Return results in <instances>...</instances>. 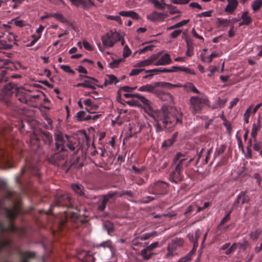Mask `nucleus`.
Here are the masks:
<instances>
[{
    "instance_id": "obj_29",
    "label": "nucleus",
    "mask_w": 262,
    "mask_h": 262,
    "mask_svg": "<svg viewBox=\"0 0 262 262\" xmlns=\"http://www.w3.org/2000/svg\"><path fill=\"white\" fill-rule=\"evenodd\" d=\"M154 72V74H158L160 73H168V68H157V69H154L151 70H148L146 71V72ZM154 75V74L150 75L149 76H151Z\"/></svg>"
},
{
    "instance_id": "obj_2",
    "label": "nucleus",
    "mask_w": 262,
    "mask_h": 262,
    "mask_svg": "<svg viewBox=\"0 0 262 262\" xmlns=\"http://www.w3.org/2000/svg\"><path fill=\"white\" fill-rule=\"evenodd\" d=\"M180 84H172L166 82H156L151 84H146L139 88L138 91L150 93L156 96H159L161 94V89L167 88L172 89L176 87H180Z\"/></svg>"
},
{
    "instance_id": "obj_22",
    "label": "nucleus",
    "mask_w": 262,
    "mask_h": 262,
    "mask_svg": "<svg viewBox=\"0 0 262 262\" xmlns=\"http://www.w3.org/2000/svg\"><path fill=\"white\" fill-rule=\"evenodd\" d=\"M249 201L248 197L246 195L245 192H241L237 198V202L238 203L244 204L248 202Z\"/></svg>"
},
{
    "instance_id": "obj_16",
    "label": "nucleus",
    "mask_w": 262,
    "mask_h": 262,
    "mask_svg": "<svg viewBox=\"0 0 262 262\" xmlns=\"http://www.w3.org/2000/svg\"><path fill=\"white\" fill-rule=\"evenodd\" d=\"M119 14L123 17H131L133 19H138L139 15L134 11H122L119 12Z\"/></svg>"
},
{
    "instance_id": "obj_24",
    "label": "nucleus",
    "mask_w": 262,
    "mask_h": 262,
    "mask_svg": "<svg viewBox=\"0 0 262 262\" xmlns=\"http://www.w3.org/2000/svg\"><path fill=\"white\" fill-rule=\"evenodd\" d=\"M118 82L117 78L113 75H108L105 78L104 85L116 84Z\"/></svg>"
},
{
    "instance_id": "obj_13",
    "label": "nucleus",
    "mask_w": 262,
    "mask_h": 262,
    "mask_svg": "<svg viewBox=\"0 0 262 262\" xmlns=\"http://www.w3.org/2000/svg\"><path fill=\"white\" fill-rule=\"evenodd\" d=\"M136 98H137V101H139L141 106L143 105L146 110L149 111L151 110V106L149 100L139 94H136Z\"/></svg>"
},
{
    "instance_id": "obj_61",
    "label": "nucleus",
    "mask_w": 262,
    "mask_h": 262,
    "mask_svg": "<svg viewBox=\"0 0 262 262\" xmlns=\"http://www.w3.org/2000/svg\"><path fill=\"white\" fill-rule=\"evenodd\" d=\"M191 33H192V34L193 36L194 37H195V38H198V39H201V40H204V39H203V37H202V36H201V35H199V34L196 32V31H195V30L194 28H193V29H192V30H191Z\"/></svg>"
},
{
    "instance_id": "obj_23",
    "label": "nucleus",
    "mask_w": 262,
    "mask_h": 262,
    "mask_svg": "<svg viewBox=\"0 0 262 262\" xmlns=\"http://www.w3.org/2000/svg\"><path fill=\"white\" fill-rule=\"evenodd\" d=\"M150 2L154 4L155 8L159 9H164L165 6L166 5L165 3V0H161V2H159L158 0H150Z\"/></svg>"
},
{
    "instance_id": "obj_63",
    "label": "nucleus",
    "mask_w": 262,
    "mask_h": 262,
    "mask_svg": "<svg viewBox=\"0 0 262 262\" xmlns=\"http://www.w3.org/2000/svg\"><path fill=\"white\" fill-rule=\"evenodd\" d=\"M189 6L191 8H195L199 10H202L201 6L197 3H191L189 4Z\"/></svg>"
},
{
    "instance_id": "obj_31",
    "label": "nucleus",
    "mask_w": 262,
    "mask_h": 262,
    "mask_svg": "<svg viewBox=\"0 0 262 262\" xmlns=\"http://www.w3.org/2000/svg\"><path fill=\"white\" fill-rule=\"evenodd\" d=\"M261 230L256 229L250 234V238L253 241H256L261 234Z\"/></svg>"
},
{
    "instance_id": "obj_21",
    "label": "nucleus",
    "mask_w": 262,
    "mask_h": 262,
    "mask_svg": "<svg viewBox=\"0 0 262 262\" xmlns=\"http://www.w3.org/2000/svg\"><path fill=\"white\" fill-rule=\"evenodd\" d=\"M43 141L48 144H50L52 141V137L49 132H43L40 135Z\"/></svg>"
},
{
    "instance_id": "obj_10",
    "label": "nucleus",
    "mask_w": 262,
    "mask_h": 262,
    "mask_svg": "<svg viewBox=\"0 0 262 262\" xmlns=\"http://www.w3.org/2000/svg\"><path fill=\"white\" fill-rule=\"evenodd\" d=\"M87 80H84L83 82L78 83L76 85V87H83L86 88H90L92 89H95V85L97 80L92 77H86Z\"/></svg>"
},
{
    "instance_id": "obj_64",
    "label": "nucleus",
    "mask_w": 262,
    "mask_h": 262,
    "mask_svg": "<svg viewBox=\"0 0 262 262\" xmlns=\"http://www.w3.org/2000/svg\"><path fill=\"white\" fill-rule=\"evenodd\" d=\"M238 101V99L237 98H234L230 103V105L229 106V108H232L234 106H235Z\"/></svg>"
},
{
    "instance_id": "obj_30",
    "label": "nucleus",
    "mask_w": 262,
    "mask_h": 262,
    "mask_svg": "<svg viewBox=\"0 0 262 262\" xmlns=\"http://www.w3.org/2000/svg\"><path fill=\"white\" fill-rule=\"evenodd\" d=\"M141 254L144 259L148 260L150 258L152 254L145 248L141 251Z\"/></svg>"
},
{
    "instance_id": "obj_49",
    "label": "nucleus",
    "mask_w": 262,
    "mask_h": 262,
    "mask_svg": "<svg viewBox=\"0 0 262 262\" xmlns=\"http://www.w3.org/2000/svg\"><path fill=\"white\" fill-rule=\"evenodd\" d=\"M117 194H116L118 195L119 196H122V195H124V194H126L129 196H133V193H132V192L131 191H122V192H118L117 191Z\"/></svg>"
},
{
    "instance_id": "obj_41",
    "label": "nucleus",
    "mask_w": 262,
    "mask_h": 262,
    "mask_svg": "<svg viewBox=\"0 0 262 262\" xmlns=\"http://www.w3.org/2000/svg\"><path fill=\"white\" fill-rule=\"evenodd\" d=\"M131 54V50L128 47V46L125 45L124 47L123 50V56L124 58H126L130 55Z\"/></svg>"
},
{
    "instance_id": "obj_25",
    "label": "nucleus",
    "mask_w": 262,
    "mask_h": 262,
    "mask_svg": "<svg viewBox=\"0 0 262 262\" xmlns=\"http://www.w3.org/2000/svg\"><path fill=\"white\" fill-rule=\"evenodd\" d=\"M177 135V134L176 133V134H173V135L170 139H169L165 141L162 144V147L167 148V147L170 146L171 145H172L173 144V142H174V140H175V139L176 138Z\"/></svg>"
},
{
    "instance_id": "obj_7",
    "label": "nucleus",
    "mask_w": 262,
    "mask_h": 262,
    "mask_svg": "<svg viewBox=\"0 0 262 262\" xmlns=\"http://www.w3.org/2000/svg\"><path fill=\"white\" fill-rule=\"evenodd\" d=\"M183 244V241L181 238H177L172 241L171 244L168 247V252L166 257L167 258L174 255L176 253L174 251L179 247H181Z\"/></svg>"
},
{
    "instance_id": "obj_40",
    "label": "nucleus",
    "mask_w": 262,
    "mask_h": 262,
    "mask_svg": "<svg viewBox=\"0 0 262 262\" xmlns=\"http://www.w3.org/2000/svg\"><path fill=\"white\" fill-rule=\"evenodd\" d=\"M195 209H197V211H196L199 212V211L202 210L203 208L199 207L196 205H191V206H189L187 208V209L186 210V213H189V212L192 211Z\"/></svg>"
},
{
    "instance_id": "obj_53",
    "label": "nucleus",
    "mask_w": 262,
    "mask_h": 262,
    "mask_svg": "<svg viewBox=\"0 0 262 262\" xmlns=\"http://www.w3.org/2000/svg\"><path fill=\"white\" fill-rule=\"evenodd\" d=\"M83 47L85 49H86L88 51H92V47L90 43L87 41L86 40H83Z\"/></svg>"
},
{
    "instance_id": "obj_18",
    "label": "nucleus",
    "mask_w": 262,
    "mask_h": 262,
    "mask_svg": "<svg viewBox=\"0 0 262 262\" xmlns=\"http://www.w3.org/2000/svg\"><path fill=\"white\" fill-rule=\"evenodd\" d=\"M201 235V231L199 229L195 231L194 233H189L187 235V237L193 243L194 246L198 245V239Z\"/></svg>"
},
{
    "instance_id": "obj_48",
    "label": "nucleus",
    "mask_w": 262,
    "mask_h": 262,
    "mask_svg": "<svg viewBox=\"0 0 262 262\" xmlns=\"http://www.w3.org/2000/svg\"><path fill=\"white\" fill-rule=\"evenodd\" d=\"M190 0H169L170 2L174 4L182 5L187 4Z\"/></svg>"
},
{
    "instance_id": "obj_3",
    "label": "nucleus",
    "mask_w": 262,
    "mask_h": 262,
    "mask_svg": "<svg viewBox=\"0 0 262 262\" xmlns=\"http://www.w3.org/2000/svg\"><path fill=\"white\" fill-rule=\"evenodd\" d=\"M121 39V36L116 31L110 30L101 37L103 45L105 48L112 47L114 44Z\"/></svg>"
},
{
    "instance_id": "obj_39",
    "label": "nucleus",
    "mask_w": 262,
    "mask_h": 262,
    "mask_svg": "<svg viewBox=\"0 0 262 262\" xmlns=\"http://www.w3.org/2000/svg\"><path fill=\"white\" fill-rule=\"evenodd\" d=\"M126 103L128 104L129 105L133 106H140L141 104L140 103L139 101H137V99H133L131 100H128L126 101Z\"/></svg>"
},
{
    "instance_id": "obj_4",
    "label": "nucleus",
    "mask_w": 262,
    "mask_h": 262,
    "mask_svg": "<svg viewBox=\"0 0 262 262\" xmlns=\"http://www.w3.org/2000/svg\"><path fill=\"white\" fill-rule=\"evenodd\" d=\"M190 104L193 113H200L203 105H208V100L206 98L191 97L190 98Z\"/></svg>"
},
{
    "instance_id": "obj_33",
    "label": "nucleus",
    "mask_w": 262,
    "mask_h": 262,
    "mask_svg": "<svg viewBox=\"0 0 262 262\" xmlns=\"http://www.w3.org/2000/svg\"><path fill=\"white\" fill-rule=\"evenodd\" d=\"M230 22V20L227 19H223L220 18H217V23L219 26L221 27H227L228 26H229Z\"/></svg>"
},
{
    "instance_id": "obj_58",
    "label": "nucleus",
    "mask_w": 262,
    "mask_h": 262,
    "mask_svg": "<svg viewBox=\"0 0 262 262\" xmlns=\"http://www.w3.org/2000/svg\"><path fill=\"white\" fill-rule=\"evenodd\" d=\"M98 108V105L92 103L91 107L90 108H85V110L88 112H90L91 111L96 110Z\"/></svg>"
},
{
    "instance_id": "obj_60",
    "label": "nucleus",
    "mask_w": 262,
    "mask_h": 262,
    "mask_svg": "<svg viewBox=\"0 0 262 262\" xmlns=\"http://www.w3.org/2000/svg\"><path fill=\"white\" fill-rule=\"evenodd\" d=\"M193 54V48L190 46H188L186 55L187 56H191Z\"/></svg>"
},
{
    "instance_id": "obj_36",
    "label": "nucleus",
    "mask_w": 262,
    "mask_h": 262,
    "mask_svg": "<svg viewBox=\"0 0 262 262\" xmlns=\"http://www.w3.org/2000/svg\"><path fill=\"white\" fill-rule=\"evenodd\" d=\"M122 61H123V59L121 58L114 60L113 61L109 63L110 67L112 69L117 68L118 66V65L119 64V63Z\"/></svg>"
},
{
    "instance_id": "obj_5",
    "label": "nucleus",
    "mask_w": 262,
    "mask_h": 262,
    "mask_svg": "<svg viewBox=\"0 0 262 262\" xmlns=\"http://www.w3.org/2000/svg\"><path fill=\"white\" fill-rule=\"evenodd\" d=\"M173 162L177 164L176 167L183 170L185 167L187 166L192 161L191 158L180 152L178 153L173 158Z\"/></svg>"
},
{
    "instance_id": "obj_20",
    "label": "nucleus",
    "mask_w": 262,
    "mask_h": 262,
    "mask_svg": "<svg viewBox=\"0 0 262 262\" xmlns=\"http://www.w3.org/2000/svg\"><path fill=\"white\" fill-rule=\"evenodd\" d=\"M249 12L245 11L242 13L241 18L243 20V24L245 25H249L252 21V18L248 15Z\"/></svg>"
},
{
    "instance_id": "obj_27",
    "label": "nucleus",
    "mask_w": 262,
    "mask_h": 262,
    "mask_svg": "<svg viewBox=\"0 0 262 262\" xmlns=\"http://www.w3.org/2000/svg\"><path fill=\"white\" fill-rule=\"evenodd\" d=\"M72 188L75 193L80 195H84V193L83 192V187L81 185L77 184H73L72 185Z\"/></svg>"
},
{
    "instance_id": "obj_59",
    "label": "nucleus",
    "mask_w": 262,
    "mask_h": 262,
    "mask_svg": "<svg viewBox=\"0 0 262 262\" xmlns=\"http://www.w3.org/2000/svg\"><path fill=\"white\" fill-rule=\"evenodd\" d=\"M83 103L85 105H86V108H90L92 105L93 102L91 99H86L83 101Z\"/></svg>"
},
{
    "instance_id": "obj_37",
    "label": "nucleus",
    "mask_w": 262,
    "mask_h": 262,
    "mask_svg": "<svg viewBox=\"0 0 262 262\" xmlns=\"http://www.w3.org/2000/svg\"><path fill=\"white\" fill-rule=\"evenodd\" d=\"M156 235V232L155 231L151 232L150 233H145L141 236V239L145 240L151 237H153Z\"/></svg>"
},
{
    "instance_id": "obj_43",
    "label": "nucleus",
    "mask_w": 262,
    "mask_h": 262,
    "mask_svg": "<svg viewBox=\"0 0 262 262\" xmlns=\"http://www.w3.org/2000/svg\"><path fill=\"white\" fill-rule=\"evenodd\" d=\"M60 67L63 71L66 72L74 74V72L71 69L70 66L68 65H61Z\"/></svg>"
},
{
    "instance_id": "obj_9",
    "label": "nucleus",
    "mask_w": 262,
    "mask_h": 262,
    "mask_svg": "<svg viewBox=\"0 0 262 262\" xmlns=\"http://www.w3.org/2000/svg\"><path fill=\"white\" fill-rule=\"evenodd\" d=\"M117 191L110 192L107 195L101 197L99 199L100 204L98 205V209L100 211H103L105 208L106 204L110 199L114 197L117 194Z\"/></svg>"
},
{
    "instance_id": "obj_46",
    "label": "nucleus",
    "mask_w": 262,
    "mask_h": 262,
    "mask_svg": "<svg viewBox=\"0 0 262 262\" xmlns=\"http://www.w3.org/2000/svg\"><path fill=\"white\" fill-rule=\"evenodd\" d=\"M158 246L159 243L158 242H156L151 244L150 245L148 246L146 248H147V250L151 252L152 250H153Z\"/></svg>"
},
{
    "instance_id": "obj_6",
    "label": "nucleus",
    "mask_w": 262,
    "mask_h": 262,
    "mask_svg": "<svg viewBox=\"0 0 262 262\" xmlns=\"http://www.w3.org/2000/svg\"><path fill=\"white\" fill-rule=\"evenodd\" d=\"M168 17L167 12H158L154 11L146 16L147 19L152 21H163Z\"/></svg>"
},
{
    "instance_id": "obj_62",
    "label": "nucleus",
    "mask_w": 262,
    "mask_h": 262,
    "mask_svg": "<svg viewBox=\"0 0 262 262\" xmlns=\"http://www.w3.org/2000/svg\"><path fill=\"white\" fill-rule=\"evenodd\" d=\"M181 31L179 30H175L170 34V37L172 38H176L180 35V34L181 33Z\"/></svg>"
},
{
    "instance_id": "obj_44",
    "label": "nucleus",
    "mask_w": 262,
    "mask_h": 262,
    "mask_svg": "<svg viewBox=\"0 0 262 262\" xmlns=\"http://www.w3.org/2000/svg\"><path fill=\"white\" fill-rule=\"evenodd\" d=\"M85 113L84 111H80L77 113L76 117L79 121H84Z\"/></svg>"
},
{
    "instance_id": "obj_56",
    "label": "nucleus",
    "mask_w": 262,
    "mask_h": 262,
    "mask_svg": "<svg viewBox=\"0 0 262 262\" xmlns=\"http://www.w3.org/2000/svg\"><path fill=\"white\" fill-rule=\"evenodd\" d=\"M143 70V69H133L129 73V75L130 76H134V75H138Z\"/></svg>"
},
{
    "instance_id": "obj_45",
    "label": "nucleus",
    "mask_w": 262,
    "mask_h": 262,
    "mask_svg": "<svg viewBox=\"0 0 262 262\" xmlns=\"http://www.w3.org/2000/svg\"><path fill=\"white\" fill-rule=\"evenodd\" d=\"M230 213H231V211L227 213L226 214V215L222 219V220L221 221L220 223V225H223L224 224H225V223H227V222H228L230 220Z\"/></svg>"
},
{
    "instance_id": "obj_35",
    "label": "nucleus",
    "mask_w": 262,
    "mask_h": 262,
    "mask_svg": "<svg viewBox=\"0 0 262 262\" xmlns=\"http://www.w3.org/2000/svg\"><path fill=\"white\" fill-rule=\"evenodd\" d=\"M12 21L14 23L15 25H16L17 27H23L25 26H26L27 23L26 21L21 20H18L17 19H14L12 20Z\"/></svg>"
},
{
    "instance_id": "obj_28",
    "label": "nucleus",
    "mask_w": 262,
    "mask_h": 262,
    "mask_svg": "<svg viewBox=\"0 0 262 262\" xmlns=\"http://www.w3.org/2000/svg\"><path fill=\"white\" fill-rule=\"evenodd\" d=\"M97 248L99 247H103V248H108L110 249L111 251H113V247L112 242L110 240H107L101 243L100 244H98L96 246Z\"/></svg>"
},
{
    "instance_id": "obj_51",
    "label": "nucleus",
    "mask_w": 262,
    "mask_h": 262,
    "mask_svg": "<svg viewBox=\"0 0 262 262\" xmlns=\"http://www.w3.org/2000/svg\"><path fill=\"white\" fill-rule=\"evenodd\" d=\"M181 67L172 66L170 68H168V73L177 72L181 71Z\"/></svg>"
},
{
    "instance_id": "obj_54",
    "label": "nucleus",
    "mask_w": 262,
    "mask_h": 262,
    "mask_svg": "<svg viewBox=\"0 0 262 262\" xmlns=\"http://www.w3.org/2000/svg\"><path fill=\"white\" fill-rule=\"evenodd\" d=\"M167 7L169 9V13L171 14L179 12V11L170 5H166Z\"/></svg>"
},
{
    "instance_id": "obj_12",
    "label": "nucleus",
    "mask_w": 262,
    "mask_h": 262,
    "mask_svg": "<svg viewBox=\"0 0 262 262\" xmlns=\"http://www.w3.org/2000/svg\"><path fill=\"white\" fill-rule=\"evenodd\" d=\"M182 170L180 168L176 167L175 170L172 171L169 176V180L171 182L178 183L183 179Z\"/></svg>"
},
{
    "instance_id": "obj_42",
    "label": "nucleus",
    "mask_w": 262,
    "mask_h": 262,
    "mask_svg": "<svg viewBox=\"0 0 262 262\" xmlns=\"http://www.w3.org/2000/svg\"><path fill=\"white\" fill-rule=\"evenodd\" d=\"M107 18L111 19V20H114L118 22L119 24H121L122 21L120 17L118 15H108L107 16Z\"/></svg>"
},
{
    "instance_id": "obj_38",
    "label": "nucleus",
    "mask_w": 262,
    "mask_h": 262,
    "mask_svg": "<svg viewBox=\"0 0 262 262\" xmlns=\"http://www.w3.org/2000/svg\"><path fill=\"white\" fill-rule=\"evenodd\" d=\"M251 108H252V106H250L248 108H247L246 110L245 113H244V122L246 123H248V122H249V118L250 113L251 112Z\"/></svg>"
},
{
    "instance_id": "obj_15",
    "label": "nucleus",
    "mask_w": 262,
    "mask_h": 262,
    "mask_svg": "<svg viewBox=\"0 0 262 262\" xmlns=\"http://www.w3.org/2000/svg\"><path fill=\"white\" fill-rule=\"evenodd\" d=\"M228 4L225 8L226 12L232 14L234 10L236 9L238 5V2L237 0H227Z\"/></svg>"
},
{
    "instance_id": "obj_1",
    "label": "nucleus",
    "mask_w": 262,
    "mask_h": 262,
    "mask_svg": "<svg viewBox=\"0 0 262 262\" xmlns=\"http://www.w3.org/2000/svg\"><path fill=\"white\" fill-rule=\"evenodd\" d=\"M155 121L157 122L156 126L158 130H161V127L158 122L161 121L163 124L167 126L169 124L174 125L176 123L182 124V121L178 118L170 115L167 107H163L161 110L155 112L153 115Z\"/></svg>"
},
{
    "instance_id": "obj_47",
    "label": "nucleus",
    "mask_w": 262,
    "mask_h": 262,
    "mask_svg": "<svg viewBox=\"0 0 262 262\" xmlns=\"http://www.w3.org/2000/svg\"><path fill=\"white\" fill-rule=\"evenodd\" d=\"M180 71H183L186 73L191 74V75H195V72L193 70H192L190 69H189L188 68H186V67H181Z\"/></svg>"
},
{
    "instance_id": "obj_8",
    "label": "nucleus",
    "mask_w": 262,
    "mask_h": 262,
    "mask_svg": "<svg viewBox=\"0 0 262 262\" xmlns=\"http://www.w3.org/2000/svg\"><path fill=\"white\" fill-rule=\"evenodd\" d=\"M161 54V52H159L156 54H152L147 59L138 62L135 67H147L151 64L155 66V61L158 59Z\"/></svg>"
},
{
    "instance_id": "obj_50",
    "label": "nucleus",
    "mask_w": 262,
    "mask_h": 262,
    "mask_svg": "<svg viewBox=\"0 0 262 262\" xmlns=\"http://www.w3.org/2000/svg\"><path fill=\"white\" fill-rule=\"evenodd\" d=\"M73 4L75 6H79L80 5H82L83 6H85V2L83 0H70Z\"/></svg>"
},
{
    "instance_id": "obj_26",
    "label": "nucleus",
    "mask_w": 262,
    "mask_h": 262,
    "mask_svg": "<svg viewBox=\"0 0 262 262\" xmlns=\"http://www.w3.org/2000/svg\"><path fill=\"white\" fill-rule=\"evenodd\" d=\"M262 6V0H255L251 4L253 12H257Z\"/></svg>"
},
{
    "instance_id": "obj_55",
    "label": "nucleus",
    "mask_w": 262,
    "mask_h": 262,
    "mask_svg": "<svg viewBox=\"0 0 262 262\" xmlns=\"http://www.w3.org/2000/svg\"><path fill=\"white\" fill-rule=\"evenodd\" d=\"M236 248V244H233L230 247L227 248L225 252L226 254H229L235 250Z\"/></svg>"
},
{
    "instance_id": "obj_14",
    "label": "nucleus",
    "mask_w": 262,
    "mask_h": 262,
    "mask_svg": "<svg viewBox=\"0 0 262 262\" xmlns=\"http://www.w3.org/2000/svg\"><path fill=\"white\" fill-rule=\"evenodd\" d=\"M56 203L57 205L70 206L71 205V198L68 194L63 195L57 199Z\"/></svg>"
},
{
    "instance_id": "obj_57",
    "label": "nucleus",
    "mask_w": 262,
    "mask_h": 262,
    "mask_svg": "<svg viewBox=\"0 0 262 262\" xmlns=\"http://www.w3.org/2000/svg\"><path fill=\"white\" fill-rule=\"evenodd\" d=\"M188 21H189V20H183L174 25V27H175L176 28H179L181 26H183L187 24Z\"/></svg>"
},
{
    "instance_id": "obj_52",
    "label": "nucleus",
    "mask_w": 262,
    "mask_h": 262,
    "mask_svg": "<svg viewBox=\"0 0 262 262\" xmlns=\"http://www.w3.org/2000/svg\"><path fill=\"white\" fill-rule=\"evenodd\" d=\"M152 48H153L152 46H146V47L143 48V49L139 50L138 52L141 54V53H144L147 51H151L152 50Z\"/></svg>"
},
{
    "instance_id": "obj_11",
    "label": "nucleus",
    "mask_w": 262,
    "mask_h": 262,
    "mask_svg": "<svg viewBox=\"0 0 262 262\" xmlns=\"http://www.w3.org/2000/svg\"><path fill=\"white\" fill-rule=\"evenodd\" d=\"M172 63L170 56L168 53H165L162 55L159 59L155 61V66H165L170 64Z\"/></svg>"
},
{
    "instance_id": "obj_32",
    "label": "nucleus",
    "mask_w": 262,
    "mask_h": 262,
    "mask_svg": "<svg viewBox=\"0 0 262 262\" xmlns=\"http://www.w3.org/2000/svg\"><path fill=\"white\" fill-rule=\"evenodd\" d=\"M52 16L55 17L57 20L60 21L63 23H68V20L65 18L60 13H54Z\"/></svg>"
},
{
    "instance_id": "obj_19",
    "label": "nucleus",
    "mask_w": 262,
    "mask_h": 262,
    "mask_svg": "<svg viewBox=\"0 0 262 262\" xmlns=\"http://www.w3.org/2000/svg\"><path fill=\"white\" fill-rule=\"evenodd\" d=\"M161 94L159 96H157L158 97L160 98L161 100L164 101H167L169 102H173V97L169 93L164 92L161 89Z\"/></svg>"
},
{
    "instance_id": "obj_17",
    "label": "nucleus",
    "mask_w": 262,
    "mask_h": 262,
    "mask_svg": "<svg viewBox=\"0 0 262 262\" xmlns=\"http://www.w3.org/2000/svg\"><path fill=\"white\" fill-rule=\"evenodd\" d=\"M56 148L60 151L64 150V141L61 135L58 134L56 137Z\"/></svg>"
},
{
    "instance_id": "obj_34",
    "label": "nucleus",
    "mask_w": 262,
    "mask_h": 262,
    "mask_svg": "<svg viewBox=\"0 0 262 262\" xmlns=\"http://www.w3.org/2000/svg\"><path fill=\"white\" fill-rule=\"evenodd\" d=\"M38 140V137H37L35 134L33 135L31 137L30 140L31 145L38 146L39 145Z\"/></svg>"
}]
</instances>
